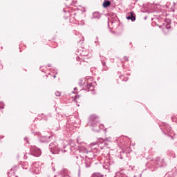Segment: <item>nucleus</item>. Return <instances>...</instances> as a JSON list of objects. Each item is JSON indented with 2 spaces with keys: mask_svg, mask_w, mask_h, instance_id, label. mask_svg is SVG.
Listing matches in <instances>:
<instances>
[{
  "mask_svg": "<svg viewBox=\"0 0 177 177\" xmlns=\"http://www.w3.org/2000/svg\"><path fill=\"white\" fill-rule=\"evenodd\" d=\"M48 67H50V64H48Z\"/></svg>",
  "mask_w": 177,
  "mask_h": 177,
  "instance_id": "38",
  "label": "nucleus"
},
{
  "mask_svg": "<svg viewBox=\"0 0 177 177\" xmlns=\"http://www.w3.org/2000/svg\"><path fill=\"white\" fill-rule=\"evenodd\" d=\"M80 153H82L83 154H87L86 156V158L87 160H93L96 157V155L93 153L92 151H88V149L86 148L83 147V148H80L79 149Z\"/></svg>",
  "mask_w": 177,
  "mask_h": 177,
  "instance_id": "3",
  "label": "nucleus"
},
{
  "mask_svg": "<svg viewBox=\"0 0 177 177\" xmlns=\"http://www.w3.org/2000/svg\"><path fill=\"white\" fill-rule=\"evenodd\" d=\"M169 28H171V21L167 20V22H166V24H164L163 31H168Z\"/></svg>",
  "mask_w": 177,
  "mask_h": 177,
  "instance_id": "12",
  "label": "nucleus"
},
{
  "mask_svg": "<svg viewBox=\"0 0 177 177\" xmlns=\"http://www.w3.org/2000/svg\"><path fill=\"white\" fill-rule=\"evenodd\" d=\"M23 169H28V163L27 162H24L21 165Z\"/></svg>",
  "mask_w": 177,
  "mask_h": 177,
  "instance_id": "19",
  "label": "nucleus"
},
{
  "mask_svg": "<svg viewBox=\"0 0 177 177\" xmlns=\"http://www.w3.org/2000/svg\"><path fill=\"white\" fill-rule=\"evenodd\" d=\"M127 20H131V21H135L136 20V17H135V13L133 12H131L130 15L127 16Z\"/></svg>",
  "mask_w": 177,
  "mask_h": 177,
  "instance_id": "11",
  "label": "nucleus"
},
{
  "mask_svg": "<svg viewBox=\"0 0 177 177\" xmlns=\"http://www.w3.org/2000/svg\"><path fill=\"white\" fill-rule=\"evenodd\" d=\"M123 59L124 62H128V57L127 56L124 57Z\"/></svg>",
  "mask_w": 177,
  "mask_h": 177,
  "instance_id": "25",
  "label": "nucleus"
},
{
  "mask_svg": "<svg viewBox=\"0 0 177 177\" xmlns=\"http://www.w3.org/2000/svg\"><path fill=\"white\" fill-rule=\"evenodd\" d=\"M81 161H82L83 163V167H84L85 168H91V165L92 164V160H91L90 159L86 158L85 160L81 159Z\"/></svg>",
  "mask_w": 177,
  "mask_h": 177,
  "instance_id": "9",
  "label": "nucleus"
},
{
  "mask_svg": "<svg viewBox=\"0 0 177 177\" xmlns=\"http://www.w3.org/2000/svg\"><path fill=\"white\" fill-rule=\"evenodd\" d=\"M88 126L91 127L94 132H100V129H104V124H99V120L95 115H93L89 118Z\"/></svg>",
  "mask_w": 177,
  "mask_h": 177,
  "instance_id": "1",
  "label": "nucleus"
},
{
  "mask_svg": "<svg viewBox=\"0 0 177 177\" xmlns=\"http://www.w3.org/2000/svg\"><path fill=\"white\" fill-rule=\"evenodd\" d=\"M106 165H107V167H110L111 164L109 163V162H107V163H106Z\"/></svg>",
  "mask_w": 177,
  "mask_h": 177,
  "instance_id": "34",
  "label": "nucleus"
},
{
  "mask_svg": "<svg viewBox=\"0 0 177 177\" xmlns=\"http://www.w3.org/2000/svg\"><path fill=\"white\" fill-rule=\"evenodd\" d=\"M53 171H56V169H55V167H53Z\"/></svg>",
  "mask_w": 177,
  "mask_h": 177,
  "instance_id": "36",
  "label": "nucleus"
},
{
  "mask_svg": "<svg viewBox=\"0 0 177 177\" xmlns=\"http://www.w3.org/2000/svg\"><path fill=\"white\" fill-rule=\"evenodd\" d=\"M30 154L34 156L35 157H39L41 156V149H39L36 146H31L30 147Z\"/></svg>",
  "mask_w": 177,
  "mask_h": 177,
  "instance_id": "4",
  "label": "nucleus"
},
{
  "mask_svg": "<svg viewBox=\"0 0 177 177\" xmlns=\"http://www.w3.org/2000/svg\"><path fill=\"white\" fill-rule=\"evenodd\" d=\"M124 81H128V79L124 80Z\"/></svg>",
  "mask_w": 177,
  "mask_h": 177,
  "instance_id": "42",
  "label": "nucleus"
},
{
  "mask_svg": "<svg viewBox=\"0 0 177 177\" xmlns=\"http://www.w3.org/2000/svg\"><path fill=\"white\" fill-rule=\"evenodd\" d=\"M79 85L80 86H82V80H80V82H79Z\"/></svg>",
  "mask_w": 177,
  "mask_h": 177,
  "instance_id": "28",
  "label": "nucleus"
},
{
  "mask_svg": "<svg viewBox=\"0 0 177 177\" xmlns=\"http://www.w3.org/2000/svg\"><path fill=\"white\" fill-rule=\"evenodd\" d=\"M111 62H114V59H111Z\"/></svg>",
  "mask_w": 177,
  "mask_h": 177,
  "instance_id": "39",
  "label": "nucleus"
},
{
  "mask_svg": "<svg viewBox=\"0 0 177 177\" xmlns=\"http://www.w3.org/2000/svg\"><path fill=\"white\" fill-rule=\"evenodd\" d=\"M57 177H63L62 175H58Z\"/></svg>",
  "mask_w": 177,
  "mask_h": 177,
  "instance_id": "37",
  "label": "nucleus"
},
{
  "mask_svg": "<svg viewBox=\"0 0 177 177\" xmlns=\"http://www.w3.org/2000/svg\"><path fill=\"white\" fill-rule=\"evenodd\" d=\"M114 177H128L124 171H118Z\"/></svg>",
  "mask_w": 177,
  "mask_h": 177,
  "instance_id": "13",
  "label": "nucleus"
},
{
  "mask_svg": "<svg viewBox=\"0 0 177 177\" xmlns=\"http://www.w3.org/2000/svg\"><path fill=\"white\" fill-rule=\"evenodd\" d=\"M75 89H77V88H75L74 90L75 91Z\"/></svg>",
  "mask_w": 177,
  "mask_h": 177,
  "instance_id": "44",
  "label": "nucleus"
},
{
  "mask_svg": "<svg viewBox=\"0 0 177 177\" xmlns=\"http://www.w3.org/2000/svg\"><path fill=\"white\" fill-rule=\"evenodd\" d=\"M110 5H111V3L110 2V1H105L103 3L104 8H109V6H110Z\"/></svg>",
  "mask_w": 177,
  "mask_h": 177,
  "instance_id": "18",
  "label": "nucleus"
},
{
  "mask_svg": "<svg viewBox=\"0 0 177 177\" xmlns=\"http://www.w3.org/2000/svg\"><path fill=\"white\" fill-rule=\"evenodd\" d=\"M77 158H78V159L82 158V156L80 155L79 156H77Z\"/></svg>",
  "mask_w": 177,
  "mask_h": 177,
  "instance_id": "33",
  "label": "nucleus"
},
{
  "mask_svg": "<svg viewBox=\"0 0 177 177\" xmlns=\"http://www.w3.org/2000/svg\"><path fill=\"white\" fill-rule=\"evenodd\" d=\"M66 16H71V19H70V21H71V20L73 19H75V13H73V14H70V11H67V15Z\"/></svg>",
  "mask_w": 177,
  "mask_h": 177,
  "instance_id": "16",
  "label": "nucleus"
},
{
  "mask_svg": "<svg viewBox=\"0 0 177 177\" xmlns=\"http://www.w3.org/2000/svg\"><path fill=\"white\" fill-rule=\"evenodd\" d=\"M102 67H104V66H106V62H102Z\"/></svg>",
  "mask_w": 177,
  "mask_h": 177,
  "instance_id": "29",
  "label": "nucleus"
},
{
  "mask_svg": "<svg viewBox=\"0 0 177 177\" xmlns=\"http://www.w3.org/2000/svg\"><path fill=\"white\" fill-rule=\"evenodd\" d=\"M66 147L68 149H71V150H73V147H70V145H67V146L64 147V149H66Z\"/></svg>",
  "mask_w": 177,
  "mask_h": 177,
  "instance_id": "23",
  "label": "nucleus"
},
{
  "mask_svg": "<svg viewBox=\"0 0 177 177\" xmlns=\"http://www.w3.org/2000/svg\"><path fill=\"white\" fill-rule=\"evenodd\" d=\"M65 171H67L66 169H65Z\"/></svg>",
  "mask_w": 177,
  "mask_h": 177,
  "instance_id": "45",
  "label": "nucleus"
},
{
  "mask_svg": "<svg viewBox=\"0 0 177 177\" xmlns=\"http://www.w3.org/2000/svg\"><path fill=\"white\" fill-rule=\"evenodd\" d=\"M168 133H171V129L167 130Z\"/></svg>",
  "mask_w": 177,
  "mask_h": 177,
  "instance_id": "35",
  "label": "nucleus"
},
{
  "mask_svg": "<svg viewBox=\"0 0 177 177\" xmlns=\"http://www.w3.org/2000/svg\"><path fill=\"white\" fill-rule=\"evenodd\" d=\"M120 78L121 80H122V81H124V76H123V75L120 76Z\"/></svg>",
  "mask_w": 177,
  "mask_h": 177,
  "instance_id": "31",
  "label": "nucleus"
},
{
  "mask_svg": "<svg viewBox=\"0 0 177 177\" xmlns=\"http://www.w3.org/2000/svg\"><path fill=\"white\" fill-rule=\"evenodd\" d=\"M100 145H106V142L103 138H100L98 140V142H93L91 144L92 149H96V147L95 146H100Z\"/></svg>",
  "mask_w": 177,
  "mask_h": 177,
  "instance_id": "6",
  "label": "nucleus"
},
{
  "mask_svg": "<svg viewBox=\"0 0 177 177\" xmlns=\"http://www.w3.org/2000/svg\"><path fill=\"white\" fill-rule=\"evenodd\" d=\"M40 170L41 167H39V163L37 162H33L30 168V171H31V172H33V174H39Z\"/></svg>",
  "mask_w": 177,
  "mask_h": 177,
  "instance_id": "5",
  "label": "nucleus"
},
{
  "mask_svg": "<svg viewBox=\"0 0 177 177\" xmlns=\"http://www.w3.org/2000/svg\"><path fill=\"white\" fill-rule=\"evenodd\" d=\"M52 136H41L39 138L40 142H41V143H48V142H50V139H51Z\"/></svg>",
  "mask_w": 177,
  "mask_h": 177,
  "instance_id": "10",
  "label": "nucleus"
},
{
  "mask_svg": "<svg viewBox=\"0 0 177 177\" xmlns=\"http://www.w3.org/2000/svg\"><path fill=\"white\" fill-rule=\"evenodd\" d=\"M171 119L173 120V121H174V122H177V120H175V117L172 116V117H171Z\"/></svg>",
  "mask_w": 177,
  "mask_h": 177,
  "instance_id": "27",
  "label": "nucleus"
},
{
  "mask_svg": "<svg viewBox=\"0 0 177 177\" xmlns=\"http://www.w3.org/2000/svg\"><path fill=\"white\" fill-rule=\"evenodd\" d=\"M95 44H96V42H99V37H96V40L95 41Z\"/></svg>",
  "mask_w": 177,
  "mask_h": 177,
  "instance_id": "30",
  "label": "nucleus"
},
{
  "mask_svg": "<svg viewBox=\"0 0 177 177\" xmlns=\"http://www.w3.org/2000/svg\"><path fill=\"white\" fill-rule=\"evenodd\" d=\"M61 95H62V93H61V92H59V91H56V92H55V95H56V96L59 97V96H60Z\"/></svg>",
  "mask_w": 177,
  "mask_h": 177,
  "instance_id": "22",
  "label": "nucleus"
},
{
  "mask_svg": "<svg viewBox=\"0 0 177 177\" xmlns=\"http://www.w3.org/2000/svg\"><path fill=\"white\" fill-rule=\"evenodd\" d=\"M86 86L87 88L86 89V91H87V92H89L90 91H93V85L92 84V83H89V82H87Z\"/></svg>",
  "mask_w": 177,
  "mask_h": 177,
  "instance_id": "15",
  "label": "nucleus"
},
{
  "mask_svg": "<svg viewBox=\"0 0 177 177\" xmlns=\"http://www.w3.org/2000/svg\"><path fill=\"white\" fill-rule=\"evenodd\" d=\"M64 12H66L65 9L63 10Z\"/></svg>",
  "mask_w": 177,
  "mask_h": 177,
  "instance_id": "40",
  "label": "nucleus"
},
{
  "mask_svg": "<svg viewBox=\"0 0 177 177\" xmlns=\"http://www.w3.org/2000/svg\"><path fill=\"white\" fill-rule=\"evenodd\" d=\"M91 177H103V175L100 174V173H94Z\"/></svg>",
  "mask_w": 177,
  "mask_h": 177,
  "instance_id": "20",
  "label": "nucleus"
},
{
  "mask_svg": "<svg viewBox=\"0 0 177 177\" xmlns=\"http://www.w3.org/2000/svg\"><path fill=\"white\" fill-rule=\"evenodd\" d=\"M107 70H109V67H107V66L105 65V66L102 67V71H107Z\"/></svg>",
  "mask_w": 177,
  "mask_h": 177,
  "instance_id": "21",
  "label": "nucleus"
},
{
  "mask_svg": "<svg viewBox=\"0 0 177 177\" xmlns=\"http://www.w3.org/2000/svg\"><path fill=\"white\" fill-rule=\"evenodd\" d=\"M155 164L156 167H165V162L164 159H161L160 158H156L155 159Z\"/></svg>",
  "mask_w": 177,
  "mask_h": 177,
  "instance_id": "7",
  "label": "nucleus"
},
{
  "mask_svg": "<svg viewBox=\"0 0 177 177\" xmlns=\"http://www.w3.org/2000/svg\"><path fill=\"white\" fill-rule=\"evenodd\" d=\"M54 78H56V75H54Z\"/></svg>",
  "mask_w": 177,
  "mask_h": 177,
  "instance_id": "43",
  "label": "nucleus"
},
{
  "mask_svg": "<svg viewBox=\"0 0 177 177\" xmlns=\"http://www.w3.org/2000/svg\"><path fill=\"white\" fill-rule=\"evenodd\" d=\"M12 171H13V169H10V172H12Z\"/></svg>",
  "mask_w": 177,
  "mask_h": 177,
  "instance_id": "41",
  "label": "nucleus"
},
{
  "mask_svg": "<svg viewBox=\"0 0 177 177\" xmlns=\"http://www.w3.org/2000/svg\"><path fill=\"white\" fill-rule=\"evenodd\" d=\"M49 149L53 154H59L60 151H62V153H66V151H67L66 149H60L59 145L56 142H51L49 145Z\"/></svg>",
  "mask_w": 177,
  "mask_h": 177,
  "instance_id": "2",
  "label": "nucleus"
},
{
  "mask_svg": "<svg viewBox=\"0 0 177 177\" xmlns=\"http://www.w3.org/2000/svg\"><path fill=\"white\" fill-rule=\"evenodd\" d=\"M81 57H77L76 60L77 62H85V58L82 57H86L88 56V52L86 51H82V53H80Z\"/></svg>",
  "mask_w": 177,
  "mask_h": 177,
  "instance_id": "8",
  "label": "nucleus"
},
{
  "mask_svg": "<svg viewBox=\"0 0 177 177\" xmlns=\"http://www.w3.org/2000/svg\"><path fill=\"white\" fill-rule=\"evenodd\" d=\"M24 140H26V143H28V145H30V142L28 141V138H27V137L24 138Z\"/></svg>",
  "mask_w": 177,
  "mask_h": 177,
  "instance_id": "24",
  "label": "nucleus"
},
{
  "mask_svg": "<svg viewBox=\"0 0 177 177\" xmlns=\"http://www.w3.org/2000/svg\"><path fill=\"white\" fill-rule=\"evenodd\" d=\"M93 19H100V13L98 12H95L93 13Z\"/></svg>",
  "mask_w": 177,
  "mask_h": 177,
  "instance_id": "17",
  "label": "nucleus"
},
{
  "mask_svg": "<svg viewBox=\"0 0 177 177\" xmlns=\"http://www.w3.org/2000/svg\"><path fill=\"white\" fill-rule=\"evenodd\" d=\"M0 109H3V103L0 102Z\"/></svg>",
  "mask_w": 177,
  "mask_h": 177,
  "instance_id": "26",
  "label": "nucleus"
},
{
  "mask_svg": "<svg viewBox=\"0 0 177 177\" xmlns=\"http://www.w3.org/2000/svg\"><path fill=\"white\" fill-rule=\"evenodd\" d=\"M66 5H71L73 6H77V0H66Z\"/></svg>",
  "mask_w": 177,
  "mask_h": 177,
  "instance_id": "14",
  "label": "nucleus"
},
{
  "mask_svg": "<svg viewBox=\"0 0 177 177\" xmlns=\"http://www.w3.org/2000/svg\"><path fill=\"white\" fill-rule=\"evenodd\" d=\"M75 99H80V95H75Z\"/></svg>",
  "mask_w": 177,
  "mask_h": 177,
  "instance_id": "32",
  "label": "nucleus"
}]
</instances>
